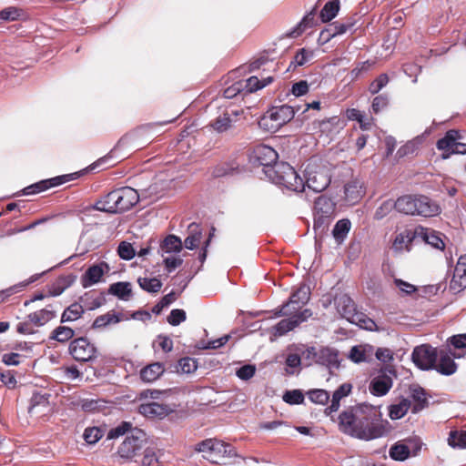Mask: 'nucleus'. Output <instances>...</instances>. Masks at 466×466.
Wrapping results in <instances>:
<instances>
[{
  "label": "nucleus",
  "mask_w": 466,
  "mask_h": 466,
  "mask_svg": "<svg viewBox=\"0 0 466 466\" xmlns=\"http://www.w3.org/2000/svg\"><path fill=\"white\" fill-rule=\"evenodd\" d=\"M139 200L137 191L130 187L112 190L97 200L94 208L106 213H121L132 208Z\"/></svg>",
  "instance_id": "obj_1"
},
{
  "label": "nucleus",
  "mask_w": 466,
  "mask_h": 466,
  "mask_svg": "<svg viewBox=\"0 0 466 466\" xmlns=\"http://www.w3.org/2000/svg\"><path fill=\"white\" fill-rule=\"evenodd\" d=\"M362 412L360 420V431H368L366 438L360 440L370 441L388 435L391 431V426L387 420L382 419L380 410L370 404L362 403Z\"/></svg>",
  "instance_id": "obj_2"
},
{
  "label": "nucleus",
  "mask_w": 466,
  "mask_h": 466,
  "mask_svg": "<svg viewBox=\"0 0 466 466\" xmlns=\"http://www.w3.org/2000/svg\"><path fill=\"white\" fill-rule=\"evenodd\" d=\"M267 177L272 183L295 192H302L305 188L304 179L286 162H279L269 167Z\"/></svg>",
  "instance_id": "obj_3"
},
{
  "label": "nucleus",
  "mask_w": 466,
  "mask_h": 466,
  "mask_svg": "<svg viewBox=\"0 0 466 466\" xmlns=\"http://www.w3.org/2000/svg\"><path fill=\"white\" fill-rule=\"evenodd\" d=\"M338 313L349 322L367 330H373L376 323L364 313L358 311L352 299L347 294H339L334 298Z\"/></svg>",
  "instance_id": "obj_4"
},
{
  "label": "nucleus",
  "mask_w": 466,
  "mask_h": 466,
  "mask_svg": "<svg viewBox=\"0 0 466 466\" xmlns=\"http://www.w3.org/2000/svg\"><path fill=\"white\" fill-rule=\"evenodd\" d=\"M361 403L349 407L339 414V428L343 433L357 439L368 436V431H360V418L363 415Z\"/></svg>",
  "instance_id": "obj_5"
},
{
  "label": "nucleus",
  "mask_w": 466,
  "mask_h": 466,
  "mask_svg": "<svg viewBox=\"0 0 466 466\" xmlns=\"http://www.w3.org/2000/svg\"><path fill=\"white\" fill-rule=\"evenodd\" d=\"M304 177L305 187L307 186L314 192H322L330 184L329 168L324 165L316 163L315 161H309L307 164L304 170Z\"/></svg>",
  "instance_id": "obj_6"
},
{
  "label": "nucleus",
  "mask_w": 466,
  "mask_h": 466,
  "mask_svg": "<svg viewBox=\"0 0 466 466\" xmlns=\"http://www.w3.org/2000/svg\"><path fill=\"white\" fill-rule=\"evenodd\" d=\"M198 451L202 452L203 457L212 463H220L222 459L236 455L230 444L216 439H208L198 443Z\"/></svg>",
  "instance_id": "obj_7"
},
{
  "label": "nucleus",
  "mask_w": 466,
  "mask_h": 466,
  "mask_svg": "<svg viewBox=\"0 0 466 466\" xmlns=\"http://www.w3.org/2000/svg\"><path fill=\"white\" fill-rule=\"evenodd\" d=\"M336 203L329 198L319 196L314 204V230L325 231L335 218Z\"/></svg>",
  "instance_id": "obj_8"
},
{
  "label": "nucleus",
  "mask_w": 466,
  "mask_h": 466,
  "mask_svg": "<svg viewBox=\"0 0 466 466\" xmlns=\"http://www.w3.org/2000/svg\"><path fill=\"white\" fill-rule=\"evenodd\" d=\"M295 115V110L288 105L272 106L261 117L259 124L268 130H278L289 122Z\"/></svg>",
  "instance_id": "obj_9"
},
{
  "label": "nucleus",
  "mask_w": 466,
  "mask_h": 466,
  "mask_svg": "<svg viewBox=\"0 0 466 466\" xmlns=\"http://www.w3.org/2000/svg\"><path fill=\"white\" fill-rule=\"evenodd\" d=\"M310 298V289L307 284H300L296 290H294L289 298V300L283 304L280 308L274 310L276 317L288 316L293 313L299 314L302 310L301 308L308 303Z\"/></svg>",
  "instance_id": "obj_10"
},
{
  "label": "nucleus",
  "mask_w": 466,
  "mask_h": 466,
  "mask_svg": "<svg viewBox=\"0 0 466 466\" xmlns=\"http://www.w3.org/2000/svg\"><path fill=\"white\" fill-rule=\"evenodd\" d=\"M146 445V433L143 431L136 430L130 436L126 437L117 449L120 458L131 461L142 454Z\"/></svg>",
  "instance_id": "obj_11"
},
{
  "label": "nucleus",
  "mask_w": 466,
  "mask_h": 466,
  "mask_svg": "<svg viewBox=\"0 0 466 466\" xmlns=\"http://www.w3.org/2000/svg\"><path fill=\"white\" fill-rule=\"evenodd\" d=\"M70 355L79 362H88L96 358L97 349L87 338L80 337L73 339L68 348Z\"/></svg>",
  "instance_id": "obj_12"
},
{
  "label": "nucleus",
  "mask_w": 466,
  "mask_h": 466,
  "mask_svg": "<svg viewBox=\"0 0 466 466\" xmlns=\"http://www.w3.org/2000/svg\"><path fill=\"white\" fill-rule=\"evenodd\" d=\"M438 350L429 344H422L414 348L411 360L422 370H433L438 359Z\"/></svg>",
  "instance_id": "obj_13"
},
{
  "label": "nucleus",
  "mask_w": 466,
  "mask_h": 466,
  "mask_svg": "<svg viewBox=\"0 0 466 466\" xmlns=\"http://www.w3.org/2000/svg\"><path fill=\"white\" fill-rule=\"evenodd\" d=\"M279 155L271 147L266 145H258L252 152V159L255 164L263 167V172L267 176L269 167H273L278 162Z\"/></svg>",
  "instance_id": "obj_14"
},
{
  "label": "nucleus",
  "mask_w": 466,
  "mask_h": 466,
  "mask_svg": "<svg viewBox=\"0 0 466 466\" xmlns=\"http://www.w3.org/2000/svg\"><path fill=\"white\" fill-rule=\"evenodd\" d=\"M289 319H281L274 327H272L273 335L275 337H280L294 329L300 323L307 320L311 316L309 309H304L299 314L293 313L289 315Z\"/></svg>",
  "instance_id": "obj_15"
},
{
  "label": "nucleus",
  "mask_w": 466,
  "mask_h": 466,
  "mask_svg": "<svg viewBox=\"0 0 466 466\" xmlns=\"http://www.w3.org/2000/svg\"><path fill=\"white\" fill-rule=\"evenodd\" d=\"M391 374H394L391 369L381 370L380 373L370 380L369 385L370 392L377 397L386 395L393 384Z\"/></svg>",
  "instance_id": "obj_16"
},
{
  "label": "nucleus",
  "mask_w": 466,
  "mask_h": 466,
  "mask_svg": "<svg viewBox=\"0 0 466 466\" xmlns=\"http://www.w3.org/2000/svg\"><path fill=\"white\" fill-rule=\"evenodd\" d=\"M76 173L57 176L49 179L41 180L37 183L30 185L23 189V195H33L43 192L51 187H55L73 180Z\"/></svg>",
  "instance_id": "obj_17"
},
{
  "label": "nucleus",
  "mask_w": 466,
  "mask_h": 466,
  "mask_svg": "<svg viewBox=\"0 0 466 466\" xmlns=\"http://www.w3.org/2000/svg\"><path fill=\"white\" fill-rule=\"evenodd\" d=\"M452 352L445 348L438 350L436 366L433 367L437 372L444 376H451L457 371L458 365L455 363Z\"/></svg>",
  "instance_id": "obj_18"
},
{
  "label": "nucleus",
  "mask_w": 466,
  "mask_h": 466,
  "mask_svg": "<svg viewBox=\"0 0 466 466\" xmlns=\"http://www.w3.org/2000/svg\"><path fill=\"white\" fill-rule=\"evenodd\" d=\"M109 269L108 264L105 261L90 266L81 277L83 288L86 289L100 282L102 277L107 273Z\"/></svg>",
  "instance_id": "obj_19"
},
{
  "label": "nucleus",
  "mask_w": 466,
  "mask_h": 466,
  "mask_svg": "<svg viewBox=\"0 0 466 466\" xmlns=\"http://www.w3.org/2000/svg\"><path fill=\"white\" fill-rule=\"evenodd\" d=\"M346 123L338 116H334L323 120L314 121L313 128L326 136L337 134L345 127Z\"/></svg>",
  "instance_id": "obj_20"
},
{
  "label": "nucleus",
  "mask_w": 466,
  "mask_h": 466,
  "mask_svg": "<svg viewBox=\"0 0 466 466\" xmlns=\"http://www.w3.org/2000/svg\"><path fill=\"white\" fill-rule=\"evenodd\" d=\"M466 288V255L461 256L454 268L450 289L460 292Z\"/></svg>",
  "instance_id": "obj_21"
},
{
  "label": "nucleus",
  "mask_w": 466,
  "mask_h": 466,
  "mask_svg": "<svg viewBox=\"0 0 466 466\" xmlns=\"http://www.w3.org/2000/svg\"><path fill=\"white\" fill-rule=\"evenodd\" d=\"M141 415L150 419H162L172 412V409L168 405L160 404L156 401L142 403L138 407Z\"/></svg>",
  "instance_id": "obj_22"
},
{
  "label": "nucleus",
  "mask_w": 466,
  "mask_h": 466,
  "mask_svg": "<svg viewBox=\"0 0 466 466\" xmlns=\"http://www.w3.org/2000/svg\"><path fill=\"white\" fill-rule=\"evenodd\" d=\"M416 215L425 218L437 216L441 209L439 205L430 198L423 195H416Z\"/></svg>",
  "instance_id": "obj_23"
},
{
  "label": "nucleus",
  "mask_w": 466,
  "mask_h": 466,
  "mask_svg": "<svg viewBox=\"0 0 466 466\" xmlns=\"http://www.w3.org/2000/svg\"><path fill=\"white\" fill-rule=\"evenodd\" d=\"M460 132L455 129H451L445 133V136L437 141V148L442 152V158L446 159L452 155L456 139H461Z\"/></svg>",
  "instance_id": "obj_24"
},
{
  "label": "nucleus",
  "mask_w": 466,
  "mask_h": 466,
  "mask_svg": "<svg viewBox=\"0 0 466 466\" xmlns=\"http://www.w3.org/2000/svg\"><path fill=\"white\" fill-rule=\"evenodd\" d=\"M445 349L452 352V357L461 359L466 355V333L457 334L447 339Z\"/></svg>",
  "instance_id": "obj_25"
},
{
  "label": "nucleus",
  "mask_w": 466,
  "mask_h": 466,
  "mask_svg": "<svg viewBox=\"0 0 466 466\" xmlns=\"http://www.w3.org/2000/svg\"><path fill=\"white\" fill-rule=\"evenodd\" d=\"M418 238L417 228L414 230L405 229L399 233L393 241L392 248L396 251L410 249V245L414 239Z\"/></svg>",
  "instance_id": "obj_26"
},
{
  "label": "nucleus",
  "mask_w": 466,
  "mask_h": 466,
  "mask_svg": "<svg viewBox=\"0 0 466 466\" xmlns=\"http://www.w3.org/2000/svg\"><path fill=\"white\" fill-rule=\"evenodd\" d=\"M76 279V276L74 274L60 276L48 287V296L57 297L61 295L73 285Z\"/></svg>",
  "instance_id": "obj_27"
},
{
  "label": "nucleus",
  "mask_w": 466,
  "mask_h": 466,
  "mask_svg": "<svg viewBox=\"0 0 466 466\" xmlns=\"http://www.w3.org/2000/svg\"><path fill=\"white\" fill-rule=\"evenodd\" d=\"M165 372V367L160 362H154L145 366L139 372L142 381L151 383L159 379Z\"/></svg>",
  "instance_id": "obj_28"
},
{
  "label": "nucleus",
  "mask_w": 466,
  "mask_h": 466,
  "mask_svg": "<svg viewBox=\"0 0 466 466\" xmlns=\"http://www.w3.org/2000/svg\"><path fill=\"white\" fill-rule=\"evenodd\" d=\"M417 234L418 238H420L422 241L435 248L443 249L445 247V244L439 234L431 228L419 226L417 227Z\"/></svg>",
  "instance_id": "obj_29"
},
{
  "label": "nucleus",
  "mask_w": 466,
  "mask_h": 466,
  "mask_svg": "<svg viewBox=\"0 0 466 466\" xmlns=\"http://www.w3.org/2000/svg\"><path fill=\"white\" fill-rule=\"evenodd\" d=\"M56 317V312L53 309L52 306L32 312L27 316L29 321L37 327L46 325Z\"/></svg>",
  "instance_id": "obj_30"
},
{
  "label": "nucleus",
  "mask_w": 466,
  "mask_h": 466,
  "mask_svg": "<svg viewBox=\"0 0 466 466\" xmlns=\"http://www.w3.org/2000/svg\"><path fill=\"white\" fill-rule=\"evenodd\" d=\"M394 208L400 213L405 215H416V195H405L400 197L394 203Z\"/></svg>",
  "instance_id": "obj_31"
},
{
  "label": "nucleus",
  "mask_w": 466,
  "mask_h": 466,
  "mask_svg": "<svg viewBox=\"0 0 466 466\" xmlns=\"http://www.w3.org/2000/svg\"><path fill=\"white\" fill-rule=\"evenodd\" d=\"M352 386L349 383H344L340 385L332 395L331 403L329 405L325 413L329 415L335 411H337L340 406V400L346 396H348L351 392Z\"/></svg>",
  "instance_id": "obj_32"
},
{
  "label": "nucleus",
  "mask_w": 466,
  "mask_h": 466,
  "mask_svg": "<svg viewBox=\"0 0 466 466\" xmlns=\"http://www.w3.org/2000/svg\"><path fill=\"white\" fill-rule=\"evenodd\" d=\"M316 362L329 368H338L339 365L338 351L330 348H322L318 351Z\"/></svg>",
  "instance_id": "obj_33"
},
{
  "label": "nucleus",
  "mask_w": 466,
  "mask_h": 466,
  "mask_svg": "<svg viewBox=\"0 0 466 466\" xmlns=\"http://www.w3.org/2000/svg\"><path fill=\"white\" fill-rule=\"evenodd\" d=\"M41 275L42 274H35V275L31 276L27 280L19 282L15 285H13L7 289L1 290L0 291V303L5 302L11 296L22 291L29 284L36 281L40 278Z\"/></svg>",
  "instance_id": "obj_34"
},
{
  "label": "nucleus",
  "mask_w": 466,
  "mask_h": 466,
  "mask_svg": "<svg viewBox=\"0 0 466 466\" xmlns=\"http://www.w3.org/2000/svg\"><path fill=\"white\" fill-rule=\"evenodd\" d=\"M85 313V309L83 306L79 303H72L70 306L65 309L61 315V323L72 322L79 319L83 314Z\"/></svg>",
  "instance_id": "obj_35"
},
{
  "label": "nucleus",
  "mask_w": 466,
  "mask_h": 466,
  "mask_svg": "<svg viewBox=\"0 0 466 466\" xmlns=\"http://www.w3.org/2000/svg\"><path fill=\"white\" fill-rule=\"evenodd\" d=\"M272 80L273 78L271 76L264 78L263 80H259L257 76H250L248 79L240 80V82L243 84L244 93L249 94L263 88L271 83Z\"/></svg>",
  "instance_id": "obj_36"
},
{
  "label": "nucleus",
  "mask_w": 466,
  "mask_h": 466,
  "mask_svg": "<svg viewBox=\"0 0 466 466\" xmlns=\"http://www.w3.org/2000/svg\"><path fill=\"white\" fill-rule=\"evenodd\" d=\"M345 198L350 204L357 203L362 197L363 191L360 183L357 180L350 181L345 185Z\"/></svg>",
  "instance_id": "obj_37"
},
{
  "label": "nucleus",
  "mask_w": 466,
  "mask_h": 466,
  "mask_svg": "<svg viewBox=\"0 0 466 466\" xmlns=\"http://www.w3.org/2000/svg\"><path fill=\"white\" fill-rule=\"evenodd\" d=\"M108 292L122 300H127L132 295L131 284L129 282H116L109 286Z\"/></svg>",
  "instance_id": "obj_38"
},
{
  "label": "nucleus",
  "mask_w": 466,
  "mask_h": 466,
  "mask_svg": "<svg viewBox=\"0 0 466 466\" xmlns=\"http://www.w3.org/2000/svg\"><path fill=\"white\" fill-rule=\"evenodd\" d=\"M339 0H329L320 11L319 18L323 23L331 21L337 16L339 11Z\"/></svg>",
  "instance_id": "obj_39"
},
{
  "label": "nucleus",
  "mask_w": 466,
  "mask_h": 466,
  "mask_svg": "<svg viewBox=\"0 0 466 466\" xmlns=\"http://www.w3.org/2000/svg\"><path fill=\"white\" fill-rule=\"evenodd\" d=\"M410 408V401L402 398L398 403L391 404L389 407V416L391 420H399L404 417Z\"/></svg>",
  "instance_id": "obj_40"
},
{
  "label": "nucleus",
  "mask_w": 466,
  "mask_h": 466,
  "mask_svg": "<svg viewBox=\"0 0 466 466\" xmlns=\"http://www.w3.org/2000/svg\"><path fill=\"white\" fill-rule=\"evenodd\" d=\"M75 336V330L67 326H58L53 329L49 339L59 343H66Z\"/></svg>",
  "instance_id": "obj_41"
},
{
  "label": "nucleus",
  "mask_w": 466,
  "mask_h": 466,
  "mask_svg": "<svg viewBox=\"0 0 466 466\" xmlns=\"http://www.w3.org/2000/svg\"><path fill=\"white\" fill-rule=\"evenodd\" d=\"M183 247L181 239L175 235H168L160 244L163 253H178Z\"/></svg>",
  "instance_id": "obj_42"
},
{
  "label": "nucleus",
  "mask_w": 466,
  "mask_h": 466,
  "mask_svg": "<svg viewBox=\"0 0 466 466\" xmlns=\"http://www.w3.org/2000/svg\"><path fill=\"white\" fill-rule=\"evenodd\" d=\"M390 457L398 461H403L410 457L406 441H400L393 444L389 451Z\"/></svg>",
  "instance_id": "obj_43"
},
{
  "label": "nucleus",
  "mask_w": 466,
  "mask_h": 466,
  "mask_svg": "<svg viewBox=\"0 0 466 466\" xmlns=\"http://www.w3.org/2000/svg\"><path fill=\"white\" fill-rule=\"evenodd\" d=\"M188 230L189 235L185 238L184 245L186 248L192 250L200 244L202 232L197 224H190Z\"/></svg>",
  "instance_id": "obj_44"
},
{
  "label": "nucleus",
  "mask_w": 466,
  "mask_h": 466,
  "mask_svg": "<svg viewBox=\"0 0 466 466\" xmlns=\"http://www.w3.org/2000/svg\"><path fill=\"white\" fill-rule=\"evenodd\" d=\"M410 396L416 402L413 407V412H417L428 406L427 394L424 389L420 386L410 388Z\"/></svg>",
  "instance_id": "obj_45"
},
{
  "label": "nucleus",
  "mask_w": 466,
  "mask_h": 466,
  "mask_svg": "<svg viewBox=\"0 0 466 466\" xmlns=\"http://www.w3.org/2000/svg\"><path fill=\"white\" fill-rule=\"evenodd\" d=\"M350 227L351 223L347 218L340 219L335 224L332 236L338 243L344 241L350 232Z\"/></svg>",
  "instance_id": "obj_46"
},
{
  "label": "nucleus",
  "mask_w": 466,
  "mask_h": 466,
  "mask_svg": "<svg viewBox=\"0 0 466 466\" xmlns=\"http://www.w3.org/2000/svg\"><path fill=\"white\" fill-rule=\"evenodd\" d=\"M371 356V348L357 345L351 348L349 358L355 363L368 361Z\"/></svg>",
  "instance_id": "obj_47"
},
{
  "label": "nucleus",
  "mask_w": 466,
  "mask_h": 466,
  "mask_svg": "<svg viewBox=\"0 0 466 466\" xmlns=\"http://www.w3.org/2000/svg\"><path fill=\"white\" fill-rule=\"evenodd\" d=\"M448 444L454 449H466V431H451Z\"/></svg>",
  "instance_id": "obj_48"
},
{
  "label": "nucleus",
  "mask_w": 466,
  "mask_h": 466,
  "mask_svg": "<svg viewBox=\"0 0 466 466\" xmlns=\"http://www.w3.org/2000/svg\"><path fill=\"white\" fill-rule=\"evenodd\" d=\"M25 15L23 9L16 6H8L0 11V22H13Z\"/></svg>",
  "instance_id": "obj_49"
},
{
  "label": "nucleus",
  "mask_w": 466,
  "mask_h": 466,
  "mask_svg": "<svg viewBox=\"0 0 466 466\" xmlns=\"http://www.w3.org/2000/svg\"><path fill=\"white\" fill-rule=\"evenodd\" d=\"M356 18L354 16H350L346 18L345 20L336 21L332 23L335 34L340 35L348 32H352L356 25Z\"/></svg>",
  "instance_id": "obj_50"
},
{
  "label": "nucleus",
  "mask_w": 466,
  "mask_h": 466,
  "mask_svg": "<svg viewBox=\"0 0 466 466\" xmlns=\"http://www.w3.org/2000/svg\"><path fill=\"white\" fill-rule=\"evenodd\" d=\"M120 321V318L114 312H107L104 315L96 317L93 322L94 329L105 328L109 324H116Z\"/></svg>",
  "instance_id": "obj_51"
},
{
  "label": "nucleus",
  "mask_w": 466,
  "mask_h": 466,
  "mask_svg": "<svg viewBox=\"0 0 466 466\" xmlns=\"http://www.w3.org/2000/svg\"><path fill=\"white\" fill-rule=\"evenodd\" d=\"M198 369V362L190 357H185L178 360L176 366V371L182 374H189L196 371Z\"/></svg>",
  "instance_id": "obj_52"
},
{
  "label": "nucleus",
  "mask_w": 466,
  "mask_h": 466,
  "mask_svg": "<svg viewBox=\"0 0 466 466\" xmlns=\"http://www.w3.org/2000/svg\"><path fill=\"white\" fill-rule=\"evenodd\" d=\"M137 282L142 289L149 293H157L162 287V282L157 278H139Z\"/></svg>",
  "instance_id": "obj_53"
},
{
  "label": "nucleus",
  "mask_w": 466,
  "mask_h": 466,
  "mask_svg": "<svg viewBox=\"0 0 466 466\" xmlns=\"http://www.w3.org/2000/svg\"><path fill=\"white\" fill-rule=\"evenodd\" d=\"M346 116L349 120H355L360 123V127L362 130H370L371 123L370 120L365 119L364 115L359 109L350 108L346 111Z\"/></svg>",
  "instance_id": "obj_54"
},
{
  "label": "nucleus",
  "mask_w": 466,
  "mask_h": 466,
  "mask_svg": "<svg viewBox=\"0 0 466 466\" xmlns=\"http://www.w3.org/2000/svg\"><path fill=\"white\" fill-rule=\"evenodd\" d=\"M231 123L232 119L230 118V115L228 112H225L218 116L211 126L216 131L222 133L231 127Z\"/></svg>",
  "instance_id": "obj_55"
},
{
  "label": "nucleus",
  "mask_w": 466,
  "mask_h": 466,
  "mask_svg": "<svg viewBox=\"0 0 466 466\" xmlns=\"http://www.w3.org/2000/svg\"><path fill=\"white\" fill-rule=\"evenodd\" d=\"M309 399L316 404L325 405L329 400V394L325 390L315 389L308 391Z\"/></svg>",
  "instance_id": "obj_56"
},
{
  "label": "nucleus",
  "mask_w": 466,
  "mask_h": 466,
  "mask_svg": "<svg viewBox=\"0 0 466 466\" xmlns=\"http://www.w3.org/2000/svg\"><path fill=\"white\" fill-rule=\"evenodd\" d=\"M117 253H118L119 257L125 260H130L136 255V251H135L133 246L127 241H122L119 244L118 248H117Z\"/></svg>",
  "instance_id": "obj_57"
},
{
  "label": "nucleus",
  "mask_w": 466,
  "mask_h": 466,
  "mask_svg": "<svg viewBox=\"0 0 466 466\" xmlns=\"http://www.w3.org/2000/svg\"><path fill=\"white\" fill-rule=\"evenodd\" d=\"M389 83V76L387 74H380L375 78L369 86V91L375 95L379 93Z\"/></svg>",
  "instance_id": "obj_58"
},
{
  "label": "nucleus",
  "mask_w": 466,
  "mask_h": 466,
  "mask_svg": "<svg viewBox=\"0 0 466 466\" xmlns=\"http://www.w3.org/2000/svg\"><path fill=\"white\" fill-rule=\"evenodd\" d=\"M283 400L291 405L301 404L304 401V395L299 390H288L283 395Z\"/></svg>",
  "instance_id": "obj_59"
},
{
  "label": "nucleus",
  "mask_w": 466,
  "mask_h": 466,
  "mask_svg": "<svg viewBox=\"0 0 466 466\" xmlns=\"http://www.w3.org/2000/svg\"><path fill=\"white\" fill-rule=\"evenodd\" d=\"M103 436L102 431L97 427L87 428L84 432V439L88 444H95Z\"/></svg>",
  "instance_id": "obj_60"
},
{
  "label": "nucleus",
  "mask_w": 466,
  "mask_h": 466,
  "mask_svg": "<svg viewBox=\"0 0 466 466\" xmlns=\"http://www.w3.org/2000/svg\"><path fill=\"white\" fill-rule=\"evenodd\" d=\"M312 57H313L312 51L307 50L305 48H301L296 53L292 63H294L295 66H304L305 64H307Z\"/></svg>",
  "instance_id": "obj_61"
},
{
  "label": "nucleus",
  "mask_w": 466,
  "mask_h": 466,
  "mask_svg": "<svg viewBox=\"0 0 466 466\" xmlns=\"http://www.w3.org/2000/svg\"><path fill=\"white\" fill-rule=\"evenodd\" d=\"M408 450L410 451V456H417L421 451L422 448V441L418 437H412L405 439Z\"/></svg>",
  "instance_id": "obj_62"
},
{
  "label": "nucleus",
  "mask_w": 466,
  "mask_h": 466,
  "mask_svg": "<svg viewBox=\"0 0 466 466\" xmlns=\"http://www.w3.org/2000/svg\"><path fill=\"white\" fill-rule=\"evenodd\" d=\"M142 453L144 454L143 466H161L153 449L145 448Z\"/></svg>",
  "instance_id": "obj_63"
},
{
  "label": "nucleus",
  "mask_w": 466,
  "mask_h": 466,
  "mask_svg": "<svg viewBox=\"0 0 466 466\" xmlns=\"http://www.w3.org/2000/svg\"><path fill=\"white\" fill-rule=\"evenodd\" d=\"M389 105V99L386 95H379L373 98L371 104V110L373 113L378 114L385 109Z\"/></svg>",
  "instance_id": "obj_64"
}]
</instances>
